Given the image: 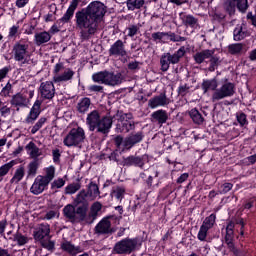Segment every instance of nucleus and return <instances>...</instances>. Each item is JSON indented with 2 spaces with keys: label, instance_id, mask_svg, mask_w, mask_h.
<instances>
[{
  "label": "nucleus",
  "instance_id": "obj_1",
  "mask_svg": "<svg viewBox=\"0 0 256 256\" xmlns=\"http://www.w3.org/2000/svg\"><path fill=\"white\" fill-rule=\"evenodd\" d=\"M107 6L101 1H92L89 5L75 13L74 23L76 29L80 31V39L89 41L97 31L99 25L105 19Z\"/></svg>",
  "mask_w": 256,
  "mask_h": 256
},
{
  "label": "nucleus",
  "instance_id": "obj_2",
  "mask_svg": "<svg viewBox=\"0 0 256 256\" xmlns=\"http://www.w3.org/2000/svg\"><path fill=\"white\" fill-rule=\"evenodd\" d=\"M86 125H88L89 131L99 133L100 135H109L111 127H113V119L108 116H103L98 110H93L87 115Z\"/></svg>",
  "mask_w": 256,
  "mask_h": 256
},
{
  "label": "nucleus",
  "instance_id": "obj_3",
  "mask_svg": "<svg viewBox=\"0 0 256 256\" xmlns=\"http://www.w3.org/2000/svg\"><path fill=\"white\" fill-rule=\"evenodd\" d=\"M88 211L87 204L81 201L80 196H76L72 204L63 208L64 217L69 219L70 223H84Z\"/></svg>",
  "mask_w": 256,
  "mask_h": 256
},
{
  "label": "nucleus",
  "instance_id": "obj_4",
  "mask_svg": "<svg viewBox=\"0 0 256 256\" xmlns=\"http://www.w3.org/2000/svg\"><path fill=\"white\" fill-rule=\"evenodd\" d=\"M185 55H187V48H185V46H181L174 53H163L160 57V71H162V73H167L171 65H179L181 59H183Z\"/></svg>",
  "mask_w": 256,
  "mask_h": 256
},
{
  "label": "nucleus",
  "instance_id": "obj_5",
  "mask_svg": "<svg viewBox=\"0 0 256 256\" xmlns=\"http://www.w3.org/2000/svg\"><path fill=\"white\" fill-rule=\"evenodd\" d=\"M116 117V133H129V131H133L135 129V120L133 119L132 113L118 111Z\"/></svg>",
  "mask_w": 256,
  "mask_h": 256
},
{
  "label": "nucleus",
  "instance_id": "obj_6",
  "mask_svg": "<svg viewBox=\"0 0 256 256\" xmlns=\"http://www.w3.org/2000/svg\"><path fill=\"white\" fill-rule=\"evenodd\" d=\"M85 130L82 127L72 128L64 137L65 147H79L85 141Z\"/></svg>",
  "mask_w": 256,
  "mask_h": 256
},
{
  "label": "nucleus",
  "instance_id": "obj_7",
  "mask_svg": "<svg viewBox=\"0 0 256 256\" xmlns=\"http://www.w3.org/2000/svg\"><path fill=\"white\" fill-rule=\"evenodd\" d=\"M135 249H137V240L124 238L114 245L112 253L114 255H131Z\"/></svg>",
  "mask_w": 256,
  "mask_h": 256
},
{
  "label": "nucleus",
  "instance_id": "obj_8",
  "mask_svg": "<svg viewBox=\"0 0 256 256\" xmlns=\"http://www.w3.org/2000/svg\"><path fill=\"white\" fill-rule=\"evenodd\" d=\"M233 95H235V83L226 80L220 88H217V90L212 93L211 101L212 103H217V101L227 99V97H233Z\"/></svg>",
  "mask_w": 256,
  "mask_h": 256
},
{
  "label": "nucleus",
  "instance_id": "obj_9",
  "mask_svg": "<svg viewBox=\"0 0 256 256\" xmlns=\"http://www.w3.org/2000/svg\"><path fill=\"white\" fill-rule=\"evenodd\" d=\"M101 195V191H99V186L97 183L91 181L88 184V190H81L76 197H80V201L86 204L87 208L89 209V199L91 201H94V199H97Z\"/></svg>",
  "mask_w": 256,
  "mask_h": 256
},
{
  "label": "nucleus",
  "instance_id": "obj_10",
  "mask_svg": "<svg viewBox=\"0 0 256 256\" xmlns=\"http://www.w3.org/2000/svg\"><path fill=\"white\" fill-rule=\"evenodd\" d=\"M12 53L14 55V61L21 63V67L29 63L27 59L29 57V44L21 43V41L16 42L13 46Z\"/></svg>",
  "mask_w": 256,
  "mask_h": 256
},
{
  "label": "nucleus",
  "instance_id": "obj_11",
  "mask_svg": "<svg viewBox=\"0 0 256 256\" xmlns=\"http://www.w3.org/2000/svg\"><path fill=\"white\" fill-rule=\"evenodd\" d=\"M38 92L40 94V101H53L55 98V84L53 81L41 82Z\"/></svg>",
  "mask_w": 256,
  "mask_h": 256
},
{
  "label": "nucleus",
  "instance_id": "obj_12",
  "mask_svg": "<svg viewBox=\"0 0 256 256\" xmlns=\"http://www.w3.org/2000/svg\"><path fill=\"white\" fill-rule=\"evenodd\" d=\"M34 241L41 242L45 239H51V225L47 222L38 224L33 232Z\"/></svg>",
  "mask_w": 256,
  "mask_h": 256
},
{
  "label": "nucleus",
  "instance_id": "obj_13",
  "mask_svg": "<svg viewBox=\"0 0 256 256\" xmlns=\"http://www.w3.org/2000/svg\"><path fill=\"white\" fill-rule=\"evenodd\" d=\"M111 219H117V216L108 215L102 218L95 226V233L97 235H109L113 233V228H111Z\"/></svg>",
  "mask_w": 256,
  "mask_h": 256
},
{
  "label": "nucleus",
  "instance_id": "obj_14",
  "mask_svg": "<svg viewBox=\"0 0 256 256\" xmlns=\"http://www.w3.org/2000/svg\"><path fill=\"white\" fill-rule=\"evenodd\" d=\"M149 159V156L147 154H144L142 156L137 155H130L123 159L122 165L123 167H140V169H143L145 167V161Z\"/></svg>",
  "mask_w": 256,
  "mask_h": 256
},
{
  "label": "nucleus",
  "instance_id": "obj_15",
  "mask_svg": "<svg viewBox=\"0 0 256 256\" xmlns=\"http://www.w3.org/2000/svg\"><path fill=\"white\" fill-rule=\"evenodd\" d=\"M77 7H79V0H72L63 17L56 21V25L63 27L65 23H71V19H73Z\"/></svg>",
  "mask_w": 256,
  "mask_h": 256
},
{
  "label": "nucleus",
  "instance_id": "obj_16",
  "mask_svg": "<svg viewBox=\"0 0 256 256\" xmlns=\"http://www.w3.org/2000/svg\"><path fill=\"white\" fill-rule=\"evenodd\" d=\"M41 105H43V101L37 99L26 116L24 123H27V125H33V123L39 119V116L41 115Z\"/></svg>",
  "mask_w": 256,
  "mask_h": 256
},
{
  "label": "nucleus",
  "instance_id": "obj_17",
  "mask_svg": "<svg viewBox=\"0 0 256 256\" xmlns=\"http://www.w3.org/2000/svg\"><path fill=\"white\" fill-rule=\"evenodd\" d=\"M109 57H127V50L123 40H116L108 50Z\"/></svg>",
  "mask_w": 256,
  "mask_h": 256
},
{
  "label": "nucleus",
  "instance_id": "obj_18",
  "mask_svg": "<svg viewBox=\"0 0 256 256\" xmlns=\"http://www.w3.org/2000/svg\"><path fill=\"white\" fill-rule=\"evenodd\" d=\"M144 137L145 135L143 134V131L130 133L126 138H124V149H127V151L133 149L135 145L143 141Z\"/></svg>",
  "mask_w": 256,
  "mask_h": 256
},
{
  "label": "nucleus",
  "instance_id": "obj_19",
  "mask_svg": "<svg viewBox=\"0 0 256 256\" xmlns=\"http://www.w3.org/2000/svg\"><path fill=\"white\" fill-rule=\"evenodd\" d=\"M102 209L103 204H101V202H94L90 207L89 213L87 214L86 212L84 223H87L88 225L95 223L96 219L99 217V212H101Z\"/></svg>",
  "mask_w": 256,
  "mask_h": 256
},
{
  "label": "nucleus",
  "instance_id": "obj_20",
  "mask_svg": "<svg viewBox=\"0 0 256 256\" xmlns=\"http://www.w3.org/2000/svg\"><path fill=\"white\" fill-rule=\"evenodd\" d=\"M49 187V182H47L43 176L39 175L35 178L30 191L33 195H41L45 189Z\"/></svg>",
  "mask_w": 256,
  "mask_h": 256
},
{
  "label": "nucleus",
  "instance_id": "obj_21",
  "mask_svg": "<svg viewBox=\"0 0 256 256\" xmlns=\"http://www.w3.org/2000/svg\"><path fill=\"white\" fill-rule=\"evenodd\" d=\"M180 19L182 21V25L186 27V29H197L199 27V19L191 14L180 13Z\"/></svg>",
  "mask_w": 256,
  "mask_h": 256
},
{
  "label": "nucleus",
  "instance_id": "obj_22",
  "mask_svg": "<svg viewBox=\"0 0 256 256\" xmlns=\"http://www.w3.org/2000/svg\"><path fill=\"white\" fill-rule=\"evenodd\" d=\"M165 105H169V98H167V94L161 93L158 96H154L148 101V107L150 109H157V107H165Z\"/></svg>",
  "mask_w": 256,
  "mask_h": 256
},
{
  "label": "nucleus",
  "instance_id": "obj_23",
  "mask_svg": "<svg viewBox=\"0 0 256 256\" xmlns=\"http://www.w3.org/2000/svg\"><path fill=\"white\" fill-rule=\"evenodd\" d=\"M151 120L152 123H157V125H165L169 120V114L167 113V110L159 109L151 114Z\"/></svg>",
  "mask_w": 256,
  "mask_h": 256
},
{
  "label": "nucleus",
  "instance_id": "obj_24",
  "mask_svg": "<svg viewBox=\"0 0 256 256\" xmlns=\"http://www.w3.org/2000/svg\"><path fill=\"white\" fill-rule=\"evenodd\" d=\"M10 105L15 108V111L19 112L21 107H27V97L18 92L12 96Z\"/></svg>",
  "mask_w": 256,
  "mask_h": 256
},
{
  "label": "nucleus",
  "instance_id": "obj_25",
  "mask_svg": "<svg viewBox=\"0 0 256 256\" xmlns=\"http://www.w3.org/2000/svg\"><path fill=\"white\" fill-rule=\"evenodd\" d=\"M219 87V80L217 77L211 78V79H203L201 84V89L203 93H209V91H217Z\"/></svg>",
  "mask_w": 256,
  "mask_h": 256
},
{
  "label": "nucleus",
  "instance_id": "obj_26",
  "mask_svg": "<svg viewBox=\"0 0 256 256\" xmlns=\"http://www.w3.org/2000/svg\"><path fill=\"white\" fill-rule=\"evenodd\" d=\"M123 83V74L121 72H109L106 73V85L110 87H116L117 85H121Z\"/></svg>",
  "mask_w": 256,
  "mask_h": 256
},
{
  "label": "nucleus",
  "instance_id": "obj_27",
  "mask_svg": "<svg viewBox=\"0 0 256 256\" xmlns=\"http://www.w3.org/2000/svg\"><path fill=\"white\" fill-rule=\"evenodd\" d=\"M214 53L215 52L213 50H209V49L202 50L200 52H196L193 55V59L197 65H201L202 63H205V60L211 59Z\"/></svg>",
  "mask_w": 256,
  "mask_h": 256
},
{
  "label": "nucleus",
  "instance_id": "obj_28",
  "mask_svg": "<svg viewBox=\"0 0 256 256\" xmlns=\"http://www.w3.org/2000/svg\"><path fill=\"white\" fill-rule=\"evenodd\" d=\"M25 149L27 151V153L29 154V157H31V159L33 160H39V157H41V155H43V152H41V149H39V147H37V144H35V142L30 141L26 146Z\"/></svg>",
  "mask_w": 256,
  "mask_h": 256
},
{
  "label": "nucleus",
  "instance_id": "obj_29",
  "mask_svg": "<svg viewBox=\"0 0 256 256\" xmlns=\"http://www.w3.org/2000/svg\"><path fill=\"white\" fill-rule=\"evenodd\" d=\"M25 177V166L19 165L14 172L13 177L10 179L11 185H19L23 178Z\"/></svg>",
  "mask_w": 256,
  "mask_h": 256
},
{
  "label": "nucleus",
  "instance_id": "obj_30",
  "mask_svg": "<svg viewBox=\"0 0 256 256\" xmlns=\"http://www.w3.org/2000/svg\"><path fill=\"white\" fill-rule=\"evenodd\" d=\"M188 115L195 125H203L205 123V117H203V114L197 108H192L188 112Z\"/></svg>",
  "mask_w": 256,
  "mask_h": 256
},
{
  "label": "nucleus",
  "instance_id": "obj_31",
  "mask_svg": "<svg viewBox=\"0 0 256 256\" xmlns=\"http://www.w3.org/2000/svg\"><path fill=\"white\" fill-rule=\"evenodd\" d=\"M34 41L38 47H41L44 43H49V41H51V34L47 31L36 33Z\"/></svg>",
  "mask_w": 256,
  "mask_h": 256
},
{
  "label": "nucleus",
  "instance_id": "obj_32",
  "mask_svg": "<svg viewBox=\"0 0 256 256\" xmlns=\"http://www.w3.org/2000/svg\"><path fill=\"white\" fill-rule=\"evenodd\" d=\"M90 107H91V98L84 97L79 100L76 106V109L78 113H81L82 115H84V113H87V111H89Z\"/></svg>",
  "mask_w": 256,
  "mask_h": 256
},
{
  "label": "nucleus",
  "instance_id": "obj_33",
  "mask_svg": "<svg viewBox=\"0 0 256 256\" xmlns=\"http://www.w3.org/2000/svg\"><path fill=\"white\" fill-rule=\"evenodd\" d=\"M228 53L230 55H243V53H245V44L243 43L229 44Z\"/></svg>",
  "mask_w": 256,
  "mask_h": 256
},
{
  "label": "nucleus",
  "instance_id": "obj_34",
  "mask_svg": "<svg viewBox=\"0 0 256 256\" xmlns=\"http://www.w3.org/2000/svg\"><path fill=\"white\" fill-rule=\"evenodd\" d=\"M9 240L16 242L19 247H23V245H27V243H29V238L23 235L19 229L12 237H9Z\"/></svg>",
  "mask_w": 256,
  "mask_h": 256
},
{
  "label": "nucleus",
  "instance_id": "obj_35",
  "mask_svg": "<svg viewBox=\"0 0 256 256\" xmlns=\"http://www.w3.org/2000/svg\"><path fill=\"white\" fill-rule=\"evenodd\" d=\"M224 241H225V244L227 245V249L231 254H233L234 256L241 255V251L235 245V237L224 238Z\"/></svg>",
  "mask_w": 256,
  "mask_h": 256
},
{
  "label": "nucleus",
  "instance_id": "obj_36",
  "mask_svg": "<svg viewBox=\"0 0 256 256\" xmlns=\"http://www.w3.org/2000/svg\"><path fill=\"white\" fill-rule=\"evenodd\" d=\"M74 75L75 72L71 69H68L67 71H64L62 75L54 76L53 83H63V81H71Z\"/></svg>",
  "mask_w": 256,
  "mask_h": 256
},
{
  "label": "nucleus",
  "instance_id": "obj_37",
  "mask_svg": "<svg viewBox=\"0 0 256 256\" xmlns=\"http://www.w3.org/2000/svg\"><path fill=\"white\" fill-rule=\"evenodd\" d=\"M15 165H17V161L11 160L10 162L0 166V183L1 181H3V178L5 177V175H8L9 171H11V169H13Z\"/></svg>",
  "mask_w": 256,
  "mask_h": 256
},
{
  "label": "nucleus",
  "instance_id": "obj_38",
  "mask_svg": "<svg viewBox=\"0 0 256 256\" xmlns=\"http://www.w3.org/2000/svg\"><path fill=\"white\" fill-rule=\"evenodd\" d=\"M249 37V33L243 30V26H238L233 31L234 41H243V39Z\"/></svg>",
  "mask_w": 256,
  "mask_h": 256
},
{
  "label": "nucleus",
  "instance_id": "obj_39",
  "mask_svg": "<svg viewBox=\"0 0 256 256\" xmlns=\"http://www.w3.org/2000/svg\"><path fill=\"white\" fill-rule=\"evenodd\" d=\"M112 142L116 147V151H127V148H125V138L122 135L114 136Z\"/></svg>",
  "mask_w": 256,
  "mask_h": 256
},
{
  "label": "nucleus",
  "instance_id": "obj_40",
  "mask_svg": "<svg viewBox=\"0 0 256 256\" xmlns=\"http://www.w3.org/2000/svg\"><path fill=\"white\" fill-rule=\"evenodd\" d=\"M39 160H32L28 164L27 177H35L37 175V171H39Z\"/></svg>",
  "mask_w": 256,
  "mask_h": 256
},
{
  "label": "nucleus",
  "instance_id": "obj_41",
  "mask_svg": "<svg viewBox=\"0 0 256 256\" xmlns=\"http://www.w3.org/2000/svg\"><path fill=\"white\" fill-rule=\"evenodd\" d=\"M92 81H94V83H102V85H106V83H107V70L94 73L92 75Z\"/></svg>",
  "mask_w": 256,
  "mask_h": 256
},
{
  "label": "nucleus",
  "instance_id": "obj_42",
  "mask_svg": "<svg viewBox=\"0 0 256 256\" xmlns=\"http://www.w3.org/2000/svg\"><path fill=\"white\" fill-rule=\"evenodd\" d=\"M168 32H154L152 33V41L154 43H165L167 41Z\"/></svg>",
  "mask_w": 256,
  "mask_h": 256
},
{
  "label": "nucleus",
  "instance_id": "obj_43",
  "mask_svg": "<svg viewBox=\"0 0 256 256\" xmlns=\"http://www.w3.org/2000/svg\"><path fill=\"white\" fill-rule=\"evenodd\" d=\"M126 3L130 11H135V9H141L145 5V0H127Z\"/></svg>",
  "mask_w": 256,
  "mask_h": 256
},
{
  "label": "nucleus",
  "instance_id": "obj_44",
  "mask_svg": "<svg viewBox=\"0 0 256 256\" xmlns=\"http://www.w3.org/2000/svg\"><path fill=\"white\" fill-rule=\"evenodd\" d=\"M216 220H217V215L215 213H212L205 218L202 226L206 227L207 229H213V227L215 226Z\"/></svg>",
  "mask_w": 256,
  "mask_h": 256
},
{
  "label": "nucleus",
  "instance_id": "obj_45",
  "mask_svg": "<svg viewBox=\"0 0 256 256\" xmlns=\"http://www.w3.org/2000/svg\"><path fill=\"white\" fill-rule=\"evenodd\" d=\"M224 9L230 17H233V15H235V11L237 9V4L235 2H233V0H229L224 3Z\"/></svg>",
  "mask_w": 256,
  "mask_h": 256
},
{
  "label": "nucleus",
  "instance_id": "obj_46",
  "mask_svg": "<svg viewBox=\"0 0 256 256\" xmlns=\"http://www.w3.org/2000/svg\"><path fill=\"white\" fill-rule=\"evenodd\" d=\"M167 41H171L172 43H183V41H187V37L179 36L175 34V32L169 31Z\"/></svg>",
  "mask_w": 256,
  "mask_h": 256
},
{
  "label": "nucleus",
  "instance_id": "obj_47",
  "mask_svg": "<svg viewBox=\"0 0 256 256\" xmlns=\"http://www.w3.org/2000/svg\"><path fill=\"white\" fill-rule=\"evenodd\" d=\"M236 120L239 123L240 127H247L249 125V120H247V114L243 111L236 113Z\"/></svg>",
  "mask_w": 256,
  "mask_h": 256
},
{
  "label": "nucleus",
  "instance_id": "obj_48",
  "mask_svg": "<svg viewBox=\"0 0 256 256\" xmlns=\"http://www.w3.org/2000/svg\"><path fill=\"white\" fill-rule=\"evenodd\" d=\"M39 243L41 247H43V249H47V251H50V253H53V251H55V242L51 241V239H44L41 240Z\"/></svg>",
  "mask_w": 256,
  "mask_h": 256
},
{
  "label": "nucleus",
  "instance_id": "obj_49",
  "mask_svg": "<svg viewBox=\"0 0 256 256\" xmlns=\"http://www.w3.org/2000/svg\"><path fill=\"white\" fill-rule=\"evenodd\" d=\"M81 189V184L79 182L77 183H72L66 186L65 188V193L66 195H74V193H77Z\"/></svg>",
  "mask_w": 256,
  "mask_h": 256
},
{
  "label": "nucleus",
  "instance_id": "obj_50",
  "mask_svg": "<svg viewBox=\"0 0 256 256\" xmlns=\"http://www.w3.org/2000/svg\"><path fill=\"white\" fill-rule=\"evenodd\" d=\"M1 97H11L13 95V84L7 82V84L2 88L0 92Z\"/></svg>",
  "mask_w": 256,
  "mask_h": 256
},
{
  "label": "nucleus",
  "instance_id": "obj_51",
  "mask_svg": "<svg viewBox=\"0 0 256 256\" xmlns=\"http://www.w3.org/2000/svg\"><path fill=\"white\" fill-rule=\"evenodd\" d=\"M0 115L4 119H7L11 115V107L7 106L3 101H0Z\"/></svg>",
  "mask_w": 256,
  "mask_h": 256
},
{
  "label": "nucleus",
  "instance_id": "obj_52",
  "mask_svg": "<svg viewBox=\"0 0 256 256\" xmlns=\"http://www.w3.org/2000/svg\"><path fill=\"white\" fill-rule=\"evenodd\" d=\"M236 7L240 13H247V9H249V1L238 0L236 1Z\"/></svg>",
  "mask_w": 256,
  "mask_h": 256
},
{
  "label": "nucleus",
  "instance_id": "obj_53",
  "mask_svg": "<svg viewBox=\"0 0 256 256\" xmlns=\"http://www.w3.org/2000/svg\"><path fill=\"white\" fill-rule=\"evenodd\" d=\"M140 179H143L145 187L147 189H151L153 187V176L149 175L147 177V174L145 172L140 173Z\"/></svg>",
  "mask_w": 256,
  "mask_h": 256
},
{
  "label": "nucleus",
  "instance_id": "obj_54",
  "mask_svg": "<svg viewBox=\"0 0 256 256\" xmlns=\"http://www.w3.org/2000/svg\"><path fill=\"white\" fill-rule=\"evenodd\" d=\"M208 233H209V228L201 225L197 235L198 241H207Z\"/></svg>",
  "mask_w": 256,
  "mask_h": 256
},
{
  "label": "nucleus",
  "instance_id": "obj_55",
  "mask_svg": "<svg viewBox=\"0 0 256 256\" xmlns=\"http://www.w3.org/2000/svg\"><path fill=\"white\" fill-rule=\"evenodd\" d=\"M225 231H226V234L224 238L235 237V226L233 222H231V220L227 222Z\"/></svg>",
  "mask_w": 256,
  "mask_h": 256
},
{
  "label": "nucleus",
  "instance_id": "obj_56",
  "mask_svg": "<svg viewBox=\"0 0 256 256\" xmlns=\"http://www.w3.org/2000/svg\"><path fill=\"white\" fill-rule=\"evenodd\" d=\"M45 123H47V118L46 117H41L36 123L35 125L32 127L31 129V134L35 135V133H37V131H39V129H41L43 127V125H45Z\"/></svg>",
  "mask_w": 256,
  "mask_h": 256
},
{
  "label": "nucleus",
  "instance_id": "obj_57",
  "mask_svg": "<svg viewBox=\"0 0 256 256\" xmlns=\"http://www.w3.org/2000/svg\"><path fill=\"white\" fill-rule=\"evenodd\" d=\"M209 60V67H208V71H210V73H213V71H215L218 67H219V58L216 56H211Z\"/></svg>",
  "mask_w": 256,
  "mask_h": 256
},
{
  "label": "nucleus",
  "instance_id": "obj_58",
  "mask_svg": "<svg viewBox=\"0 0 256 256\" xmlns=\"http://www.w3.org/2000/svg\"><path fill=\"white\" fill-rule=\"evenodd\" d=\"M113 197L118 199V201H122L123 197H125V188L118 186L116 189L112 191Z\"/></svg>",
  "mask_w": 256,
  "mask_h": 256
},
{
  "label": "nucleus",
  "instance_id": "obj_59",
  "mask_svg": "<svg viewBox=\"0 0 256 256\" xmlns=\"http://www.w3.org/2000/svg\"><path fill=\"white\" fill-rule=\"evenodd\" d=\"M42 178L51 183L52 179H55V166L46 168V175L42 176Z\"/></svg>",
  "mask_w": 256,
  "mask_h": 256
},
{
  "label": "nucleus",
  "instance_id": "obj_60",
  "mask_svg": "<svg viewBox=\"0 0 256 256\" xmlns=\"http://www.w3.org/2000/svg\"><path fill=\"white\" fill-rule=\"evenodd\" d=\"M62 251L69 253V255L73 256V250L75 249V245H73L70 241H65L61 243Z\"/></svg>",
  "mask_w": 256,
  "mask_h": 256
},
{
  "label": "nucleus",
  "instance_id": "obj_61",
  "mask_svg": "<svg viewBox=\"0 0 256 256\" xmlns=\"http://www.w3.org/2000/svg\"><path fill=\"white\" fill-rule=\"evenodd\" d=\"M140 29H141L140 24H138V25H135V24L129 25V27L127 28V30H128L127 36L128 37H135V35H137L139 33Z\"/></svg>",
  "mask_w": 256,
  "mask_h": 256
},
{
  "label": "nucleus",
  "instance_id": "obj_62",
  "mask_svg": "<svg viewBox=\"0 0 256 256\" xmlns=\"http://www.w3.org/2000/svg\"><path fill=\"white\" fill-rule=\"evenodd\" d=\"M52 159H53V163H55L56 165L61 163V150H59L58 148L53 149Z\"/></svg>",
  "mask_w": 256,
  "mask_h": 256
},
{
  "label": "nucleus",
  "instance_id": "obj_63",
  "mask_svg": "<svg viewBox=\"0 0 256 256\" xmlns=\"http://www.w3.org/2000/svg\"><path fill=\"white\" fill-rule=\"evenodd\" d=\"M233 189V184L226 182L220 186V194L225 195Z\"/></svg>",
  "mask_w": 256,
  "mask_h": 256
},
{
  "label": "nucleus",
  "instance_id": "obj_64",
  "mask_svg": "<svg viewBox=\"0 0 256 256\" xmlns=\"http://www.w3.org/2000/svg\"><path fill=\"white\" fill-rule=\"evenodd\" d=\"M189 85L184 84V85H180L177 89V93L178 95H180L181 97H185V95H187V93H189Z\"/></svg>",
  "mask_w": 256,
  "mask_h": 256
}]
</instances>
